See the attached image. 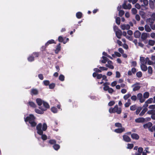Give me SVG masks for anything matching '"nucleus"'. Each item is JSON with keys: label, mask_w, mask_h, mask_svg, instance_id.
<instances>
[{"label": "nucleus", "mask_w": 155, "mask_h": 155, "mask_svg": "<svg viewBox=\"0 0 155 155\" xmlns=\"http://www.w3.org/2000/svg\"><path fill=\"white\" fill-rule=\"evenodd\" d=\"M142 97V95L141 93H139L137 94V97L138 99H140Z\"/></svg>", "instance_id": "0e129e2a"}, {"label": "nucleus", "mask_w": 155, "mask_h": 155, "mask_svg": "<svg viewBox=\"0 0 155 155\" xmlns=\"http://www.w3.org/2000/svg\"><path fill=\"white\" fill-rule=\"evenodd\" d=\"M28 104L29 105L32 107H36V104L32 102L29 101Z\"/></svg>", "instance_id": "2f4dec72"}, {"label": "nucleus", "mask_w": 155, "mask_h": 155, "mask_svg": "<svg viewBox=\"0 0 155 155\" xmlns=\"http://www.w3.org/2000/svg\"><path fill=\"white\" fill-rule=\"evenodd\" d=\"M125 129L124 127L121 128L116 129L114 130V132L117 133H120L125 131Z\"/></svg>", "instance_id": "9d476101"}, {"label": "nucleus", "mask_w": 155, "mask_h": 155, "mask_svg": "<svg viewBox=\"0 0 155 155\" xmlns=\"http://www.w3.org/2000/svg\"><path fill=\"white\" fill-rule=\"evenodd\" d=\"M137 108V107L136 105H133L131 106L130 107V110H135Z\"/></svg>", "instance_id": "58836bf2"}, {"label": "nucleus", "mask_w": 155, "mask_h": 155, "mask_svg": "<svg viewBox=\"0 0 155 155\" xmlns=\"http://www.w3.org/2000/svg\"><path fill=\"white\" fill-rule=\"evenodd\" d=\"M150 37L153 38H155V33L152 32L150 34Z\"/></svg>", "instance_id": "774afa93"}, {"label": "nucleus", "mask_w": 155, "mask_h": 155, "mask_svg": "<svg viewBox=\"0 0 155 155\" xmlns=\"http://www.w3.org/2000/svg\"><path fill=\"white\" fill-rule=\"evenodd\" d=\"M53 147L56 150H58L60 148V146L59 145L55 144L53 146Z\"/></svg>", "instance_id": "72a5a7b5"}, {"label": "nucleus", "mask_w": 155, "mask_h": 155, "mask_svg": "<svg viewBox=\"0 0 155 155\" xmlns=\"http://www.w3.org/2000/svg\"><path fill=\"white\" fill-rule=\"evenodd\" d=\"M36 102L38 105L40 107H41L44 101H43L40 98H37L36 99Z\"/></svg>", "instance_id": "f3484780"}, {"label": "nucleus", "mask_w": 155, "mask_h": 155, "mask_svg": "<svg viewBox=\"0 0 155 155\" xmlns=\"http://www.w3.org/2000/svg\"><path fill=\"white\" fill-rule=\"evenodd\" d=\"M152 126V124L151 123L148 122L146 124H144L143 127L144 128H148L150 131L153 132V130L154 126L151 127Z\"/></svg>", "instance_id": "20e7f679"}, {"label": "nucleus", "mask_w": 155, "mask_h": 155, "mask_svg": "<svg viewBox=\"0 0 155 155\" xmlns=\"http://www.w3.org/2000/svg\"><path fill=\"white\" fill-rule=\"evenodd\" d=\"M151 17V18H149L148 20L150 23H153L155 21V13L152 14Z\"/></svg>", "instance_id": "f8f14e48"}, {"label": "nucleus", "mask_w": 155, "mask_h": 155, "mask_svg": "<svg viewBox=\"0 0 155 155\" xmlns=\"http://www.w3.org/2000/svg\"><path fill=\"white\" fill-rule=\"evenodd\" d=\"M148 147H147L145 149L142 153V155H147V153H149L150 152L148 151Z\"/></svg>", "instance_id": "cd10ccee"}, {"label": "nucleus", "mask_w": 155, "mask_h": 155, "mask_svg": "<svg viewBox=\"0 0 155 155\" xmlns=\"http://www.w3.org/2000/svg\"><path fill=\"white\" fill-rule=\"evenodd\" d=\"M35 112L38 114H43V111H42V110H41L38 109H35Z\"/></svg>", "instance_id": "e433bc0d"}, {"label": "nucleus", "mask_w": 155, "mask_h": 155, "mask_svg": "<svg viewBox=\"0 0 155 155\" xmlns=\"http://www.w3.org/2000/svg\"><path fill=\"white\" fill-rule=\"evenodd\" d=\"M141 2H143L144 5H147L148 4V1L147 0H140Z\"/></svg>", "instance_id": "79ce46f5"}, {"label": "nucleus", "mask_w": 155, "mask_h": 155, "mask_svg": "<svg viewBox=\"0 0 155 155\" xmlns=\"http://www.w3.org/2000/svg\"><path fill=\"white\" fill-rule=\"evenodd\" d=\"M38 77L41 80H42L43 79V75L42 74H39L38 75Z\"/></svg>", "instance_id": "69168bd1"}, {"label": "nucleus", "mask_w": 155, "mask_h": 155, "mask_svg": "<svg viewBox=\"0 0 155 155\" xmlns=\"http://www.w3.org/2000/svg\"><path fill=\"white\" fill-rule=\"evenodd\" d=\"M121 28L123 30H128L130 28V26L128 24H124L121 25Z\"/></svg>", "instance_id": "1a4fd4ad"}, {"label": "nucleus", "mask_w": 155, "mask_h": 155, "mask_svg": "<svg viewBox=\"0 0 155 155\" xmlns=\"http://www.w3.org/2000/svg\"><path fill=\"white\" fill-rule=\"evenodd\" d=\"M108 91V92L110 94H112L114 92L113 89L112 88H110V87H109Z\"/></svg>", "instance_id": "bf43d9fd"}, {"label": "nucleus", "mask_w": 155, "mask_h": 155, "mask_svg": "<svg viewBox=\"0 0 155 155\" xmlns=\"http://www.w3.org/2000/svg\"><path fill=\"white\" fill-rule=\"evenodd\" d=\"M131 96V95L129 93L127 94L124 96L123 98L125 100H127Z\"/></svg>", "instance_id": "c85d7f7f"}, {"label": "nucleus", "mask_w": 155, "mask_h": 155, "mask_svg": "<svg viewBox=\"0 0 155 155\" xmlns=\"http://www.w3.org/2000/svg\"><path fill=\"white\" fill-rule=\"evenodd\" d=\"M147 108H144L142 110V111L140 114L139 115L140 116H142L147 111Z\"/></svg>", "instance_id": "393cba45"}, {"label": "nucleus", "mask_w": 155, "mask_h": 155, "mask_svg": "<svg viewBox=\"0 0 155 155\" xmlns=\"http://www.w3.org/2000/svg\"><path fill=\"white\" fill-rule=\"evenodd\" d=\"M134 146V145L133 144L128 143L127 145V148L131 149H132Z\"/></svg>", "instance_id": "49530a36"}, {"label": "nucleus", "mask_w": 155, "mask_h": 155, "mask_svg": "<svg viewBox=\"0 0 155 155\" xmlns=\"http://www.w3.org/2000/svg\"><path fill=\"white\" fill-rule=\"evenodd\" d=\"M109 112L111 113H117V114H119L121 112V108H118V106L116 105L113 108H110L109 110Z\"/></svg>", "instance_id": "7ed1b4c3"}, {"label": "nucleus", "mask_w": 155, "mask_h": 155, "mask_svg": "<svg viewBox=\"0 0 155 155\" xmlns=\"http://www.w3.org/2000/svg\"><path fill=\"white\" fill-rule=\"evenodd\" d=\"M116 22L117 24L119 25L120 23V18L119 17H116Z\"/></svg>", "instance_id": "ea45409f"}, {"label": "nucleus", "mask_w": 155, "mask_h": 155, "mask_svg": "<svg viewBox=\"0 0 155 155\" xmlns=\"http://www.w3.org/2000/svg\"><path fill=\"white\" fill-rule=\"evenodd\" d=\"M58 40L59 42H62L63 41V38L61 36H59L58 38Z\"/></svg>", "instance_id": "e2e57ef3"}, {"label": "nucleus", "mask_w": 155, "mask_h": 155, "mask_svg": "<svg viewBox=\"0 0 155 155\" xmlns=\"http://www.w3.org/2000/svg\"><path fill=\"white\" fill-rule=\"evenodd\" d=\"M137 76L139 78H140L142 76V73L141 71H139L136 74Z\"/></svg>", "instance_id": "de8ad7c7"}, {"label": "nucleus", "mask_w": 155, "mask_h": 155, "mask_svg": "<svg viewBox=\"0 0 155 155\" xmlns=\"http://www.w3.org/2000/svg\"><path fill=\"white\" fill-rule=\"evenodd\" d=\"M115 126L117 127H122V124L119 123H116L115 124Z\"/></svg>", "instance_id": "09e8293b"}, {"label": "nucleus", "mask_w": 155, "mask_h": 155, "mask_svg": "<svg viewBox=\"0 0 155 155\" xmlns=\"http://www.w3.org/2000/svg\"><path fill=\"white\" fill-rule=\"evenodd\" d=\"M147 63L149 65H152L153 64V61H152L150 60H149V59L147 57Z\"/></svg>", "instance_id": "f704fd0d"}, {"label": "nucleus", "mask_w": 155, "mask_h": 155, "mask_svg": "<svg viewBox=\"0 0 155 155\" xmlns=\"http://www.w3.org/2000/svg\"><path fill=\"white\" fill-rule=\"evenodd\" d=\"M52 43H55L53 39H51L48 41L45 44V46H47L49 45V44Z\"/></svg>", "instance_id": "412c9836"}, {"label": "nucleus", "mask_w": 155, "mask_h": 155, "mask_svg": "<svg viewBox=\"0 0 155 155\" xmlns=\"http://www.w3.org/2000/svg\"><path fill=\"white\" fill-rule=\"evenodd\" d=\"M116 77L117 78H119L120 77V73L118 71H116Z\"/></svg>", "instance_id": "13d9d810"}, {"label": "nucleus", "mask_w": 155, "mask_h": 155, "mask_svg": "<svg viewBox=\"0 0 155 155\" xmlns=\"http://www.w3.org/2000/svg\"><path fill=\"white\" fill-rule=\"evenodd\" d=\"M148 73L149 74H151L152 73V68L151 66H149L148 68Z\"/></svg>", "instance_id": "c03bdc74"}, {"label": "nucleus", "mask_w": 155, "mask_h": 155, "mask_svg": "<svg viewBox=\"0 0 155 155\" xmlns=\"http://www.w3.org/2000/svg\"><path fill=\"white\" fill-rule=\"evenodd\" d=\"M132 138L135 140H138L139 138V136L137 134L134 133L131 135Z\"/></svg>", "instance_id": "6ab92c4d"}, {"label": "nucleus", "mask_w": 155, "mask_h": 155, "mask_svg": "<svg viewBox=\"0 0 155 155\" xmlns=\"http://www.w3.org/2000/svg\"><path fill=\"white\" fill-rule=\"evenodd\" d=\"M132 13L133 14H135L137 12V10L135 8H133L131 10Z\"/></svg>", "instance_id": "680f3d73"}, {"label": "nucleus", "mask_w": 155, "mask_h": 155, "mask_svg": "<svg viewBox=\"0 0 155 155\" xmlns=\"http://www.w3.org/2000/svg\"><path fill=\"white\" fill-rule=\"evenodd\" d=\"M145 31L148 32H150L151 31V30L149 26L147 25H146L145 26Z\"/></svg>", "instance_id": "bb28decb"}, {"label": "nucleus", "mask_w": 155, "mask_h": 155, "mask_svg": "<svg viewBox=\"0 0 155 155\" xmlns=\"http://www.w3.org/2000/svg\"><path fill=\"white\" fill-rule=\"evenodd\" d=\"M55 86V84L54 83H52L49 85V88L50 89H52L54 88Z\"/></svg>", "instance_id": "6e6d98bb"}, {"label": "nucleus", "mask_w": 155, "mask_h": 155, "mask_svg": "<svg viewBox=\"0 0 155 155\" xmlns=\"http://www.w3.org/2000/svg\"><path fill=\"white\" fill-rule=\"evenodd\" d=\"M134 36L136 38H139L141 35V33L138 30L136 31L134 34Z\"/></svg>", "instance_id": "2eb2a0df"}, {"label": "nucleus", "mask_w": 155, "mask_h": 155, "mask_svg": "<svg viewBox=\"0 0 155 155\" xmlns=\"http://www.w3.org/2000/svg\"><path fill=\"white\" fill-rule=\"evenodd\" d=\"M28 60L29 61H32L34 60V58L32 56H31L28 58Z\"/></svg>", "instance_id": "a18cd8bd"}, {"label": "nucleus", "mask_w": 155, "mask_h": 155, "mask_svg": "<svg viewBox=\"0 0 155 155\" xmlns=\"http://www.w3.org/2000/svg\"><path fill=\"white\" fill-rule=\"evenodd\" d=\"M99 68L101 70V72L102 71H107V68L102 67H99Z\"/></svg>", "instance_id": "4d7b16f0"}, {"label": "nucleus", "mask_w": 155, "mask_h": 155, "mask_svg": "<svg viewBox=\"0 0 155 155\" xmlns=\"http://www.w3.org/2000/svg\"><path fill=\"white\" fill-rule=\"evenodd\" d=\"M113 63L111 61L109 60L107 61V64H106V66L111 69H113L114 67L113 65Z\"/></svg>", "instance_id": "0eeeda50"}, {"label": "nucleus", "mask_w": 155, "mask_h": 155, "mask_svg": "<svg viewBox=\"0 0 155 155\" xmlns=\"http://www.w3.org/2000/svg\"><path fill=\"white\" fill-rule=\"evenodd\" d=\"M49 108V105L48 104L44 101L43 102V106L39 107V108L42 111H45L47 108Z\"/></svg>", "instance_id": "39448f33"}, {"label": "nucleus", "mask_w": 155, "mask_h": 155, "mask_svg": "<svg viewBox=\"0 0 155 155\" xmlns=\"http://www.w3.org/2000/svg\"><path fill=\"white\" fill-rule=\"evenodd\" d=\"M122 6L124 9H130L131 8V5L130 4H128L127 5L125 3H124L122 5Z\"/></svg>", "instance_id": "9b49d317"}, {"label": "nucleus", "mask_w": 155, "mask_h": 155, "mask_svg": "<svg viewBox=\"0 0 155 155\" xmlns=\"http://www.w3.org/2000/svg\"><path fill=\"white\" fill-rule=\"evenodd\" d=\"M131 99L132 101H135L137 99V97L136 96L133 95L131 97Z\"/></svg>", "instance_id": "3c124183"}, {"label": "nucleus", "mask_w": 155, "mask_h": 155, "mask_svg": "<svg viewBox=\"0 0 155 155\" xmlns=\"http://www.w3.org/2000/svg\"><path fill=\"white\" fill-rule=\"evenodd\" d=\"M38 93V91L36 89H32L31 90V95L35 94L36 95Z\"/></svg>", "instance_id": "a878e982"}, {"label": "nucleus", "mask_w": 155, "mask_h": 155, "mask_svg": "<svg viewBox=\"0 0 155 155\" xmlns=\"http://www.w3.org/2000/svg\"><path fill=\"white\" fill-rule=\"evenodd\" d=\"M142 108L140 107H139L137 109L136 113L137 114H138L140 112V110H141Z\"/></svg>", "instance_id": "37998d69"}, {"label": "nucleus", "mask_w": 155, "mask_h": 155, "mask_svg": "<svg viewBox=\"0 0 155 155\" xmlns=\"http://www.w3.org/2000/svg\"><path fill=\"white\" fill-rule=\"evenodd\" d=\"M146 64H140V68L143 71H145L147 70V66L146 65Z\"/></svg>", "instance_id": "aec40b11"}, {"label": "nucleus", "mask_w": 155, "mask_h": 155, "mask_svg": "<svg viewBox=\"0 0 155 155\" xmlns=\"http://www.w3.org/2000/svg\"><path fill=\"white\" fill-rule=\"evenodd\" d=\"M117 84V82L116 81H114L111 83V86L113 87L115 86H116V84Z\"/></svg>", "instance_id": "8fccbe9b"}, {"label": "nucleus", "mask_w": 155, "mask_h": 155, "mask_svg": "<svg viewBox=\"0 0 155 155\" xmlns=\"http://www.w3.org/2000/svg\"><path fill=\"white\" fill-rule=\"evenodd\" d=\"M64 77L62 74H61L59 77V79L61 81H63L64 80Z\"/></svg>", "instance_id": "4c0bfd02"}, {"label": "nucleus", "mask_w": 155, "mask_h": 155, "mask_svg": "<svg viewBox=\"0 0 155 155\" xmlns=\"http://www.w3.org/2000/svg\"><path fill=\"white\" fill-rule=\"evenodd\" d=\"M124 13V11L120 10L119 11V15L120 16H122Z\"/></svg>", "instance_id": "864d4df0"}, {"label": "nucleus", "mask_w": 155, "mask_h": 155, "mask_svg": "<svg viewBox=\"0 0 155 155\" xmlns=\"http://www.w3.org/2000/svg\"><path fill=\"white\" fill-rule=\"evenodd\" d=\"M51 111L54 113H56L57 112V110L56 107H53L51 108Z\"/></svg>", "instance_id": "a19ab883"}, {"label": "nucleus", "mask_w": 155, "mask_h": 155, "mask_svg": "<svg viewBox=\"0 0 155 155\" xmlns=\"http://www.w3.org/2000/svg\"><path fill=\"white\" fill-rule=\"evenodd\" d=\"M35 117L32 114H30L26 118H25V121L27 123L28 122L31 127H35L37 123L35 121Z\"/></svg>", "instance_id": "f03ea898"}, {"label": "nucleus", "mask_w": 155, "mask_h": 155, "mask_svg": "<svg viewBox=\"0 0 155 155\" xmlns=\"http://www.w3.org/2000/svg\"><path fill=\"white\" fill-rule=\"evenodd\" d=\"M149 34L146 33H143L141 35V38L143 40H145L148 37Z\"/></svg>", "instance_id": "dca6fc26"}, {"label": "nucleus", "mask_w": 155, "mask_h": 155, "mask_svg": "<svg viewBox=\"0 0 155 155\" xmlns=\"http://www.w3.org/2000/svg\"><path fill=\"white\" fill-rule=\"evenodd\" d=\"M149 93L148 92H146L143 94V97L144 98H147L149 97Z\"/></svg>", "instance_id": "473e14b6"}, {"label": "nucleus", "mask_w": 155, "mask_h": 155, "mask_svg": "<svg viewBox=\"0 0 155 155\" xmlns=\"http://www.w3.org/2000/svg\"><path fill=\"white\" fill-rule=\"evenodd\" d=\"M102 58L103 60L101 61V62L103 63H105L107 61L108 58L104 56H103Z\"/></svg>", "instance_id": "c756f323"}, {"label": "nucleus", "mask_w": 155, "mask_h": 155, "mask_svg": "<svg viewBox=\"0 0 155 155\" xmlns=\"http://www.w3.org/2000/svg\"><path fill=\"white\" fill-rule=\"evenodd\" d=\"M82 14L81 12H79L76 14V16L77 18H81Z\"/></svg>", "instance_id": "7c9ffc66"}, {"label": "nucleus", "mask_w": 155, "mask_h": 155, "mask_svg": "<svg viewBox=\"0 0 155 155\" xmlns=\"http://www.w3.org/2000/svg\"><path fill=\"white\" fill-rule=\"evenodd\" d=\"M153 99L152 98H149L146 101L149 104L153 102Z\"/></svg>", "instance_id": "603ef678"}, {"label": "nucleus", "mask_w": 155, "mask_h": 155, "mask_svg": "<svg viewBox=\"0 0 155 155\" xmlns=\"http://www.w3.org/2000/svg\"><path fill=\"white\" fill-rule=\"evenodd\" d=\"M140 61L141 63V64H147V58H146L143 57H140Z\"/></svg>", "instance_id": "6e6552de"}, {"label": "nucleus", "mask_w": 155, "mask_h": 155, "mask_svg": "<svg viewBox=\"0 0 155 155\" xmlns=\"http://www.w3.org/2000/svg\"><path fill=\"white\" fill-rule=\"evenodd\" d=\"M61 49L60 44H59L57 46L56 50H55V52L56 54H58Z\"/></svg>", "instance_id": "b1692460"}, {"label": "nucleus", "mask_w": 155, "mask_h": 155, "mask_svg": "<svg viewBox=\"0 0 155 155\" xmlns=\"http://www.w3.org/2000/svg\"><path fill=\"white\" fill-rule=\"evenodd\" d=\"M132 87H133V91H136L140 89V87L139 83H137L133 85Z\"/></svg>", "instance_id": "423d86ee"}, {"label": "nucleus", "mask_w": 155, "mask_h": 155, "mask_svg": "<svg viewBox=\"0 0 155 155\" xmlns=\"http://www.w3.org/2000/svg\"><path fill=\"white\" fill-rule=\"evenodd\" d=\"M123 140L125 141L128 142L130 141V139L129 137L127 135H124L123 136Z\"/></svg>", "instance_id": "4468645a"}, {"label": "nucleus", "mask_w": 155, "mask_h": 155, "mask_svg": "<svg viewBox=\"0 0 155 155\" xmlns=\"http://www.w3.org/2000/svg\"><path fill=\"white\" fill-rule=\"evenodd\" d=\"M155 43V41L153 40L150 39L148 41V45L151 46H153Z\"/></svg>", "instance_id": "4be33fe9"}, {"label": "nucleus", "mask_w": 155, "mask_h": 155, "mask_svg": "<svg viewBox=\"0 0 155 155\" xmlns=\"http://www.w3.org/2000/svg\"><path fill=\"white\" fill-rule=\"evenodd\" d=\"M43 83L45 85H48L49 84V81L48 80H45L43 81Z\"/></svg>", "instance_id": "5fc2aeb1"}, {"label": "nucleus", "mask_w": 155, "mask_h": 155, "mask_svg": "<svg viewBox=\"0 0 155 155\" xmlns=\"http://www.w3.org/2000/svg\"><path fill=\"white\" fill-rule=\"evenodd\" d=\"M116 35L118 38H120L121 36L122 35V31L120 30H118L115 32Z\"/></svg>", "instance_id": "ddd939ff"}, {"label": "nucleus", "mask_w": 155, "mask_h": 155, "mask_svg": "<svg viewBox=\"0 0 155 155\" xmlns=\"http://www.w3.org/2000/svg\"><path fill=\"white\" fill-rule=\"evenodd\" d=\"M48 143L51 144H55L56 143V141L54 140H51L49 141Z\"/></svg>", "instance_id": "c9c22d12"}, {"label": "nucleus", "mask_w": 155, "mask_h": 155, "mask_svg": "<svg viewBox=\"0 0 155 155\" xmlns=\"http://www.w3.org/2000/svg\"><path fill=\"white\" fill-rule=\"evenodd\" d=\"M114 53L116 56L118 57H120L121 56V54L118 52H115Z\"/></svg>", "instance_id": "338daca9"}, {"label": "nucleus", "mask_w": 155, "mask_h": 155, "mask_svg": "<svg viewBox=\"0 0 155 155\" xmlns=\"http://www.w3.org/2000/svg\"><path fill=\"white\" fill-rule=\"evenodd\" d=\"M115 104V102L114 101H111L108 104L109 106H111L114 105Z\"/></svg>", "instance_id": "052dcab7"}, {"label": "nucleus", "mask_w": 155, "mask_h": 155, "mask_svg": "<svg viewBox=\"0 0 155 155\" xmlns=\"http://www.w3.org/2000/svg\"><path fill=\"white\" fill-rule=\"evenodd\" d=\"M145 119L143 118L140 117L135 119V121L137 123H141L144 122Z\"/></svg>", "instance_id": "a211bd4d"}, {"label": "nucleus", "mask_w": 155, "mask_h": 155, "mask_svg": "<svg viewBox=\"0 0 155 155\" xmlns=\"http://www.w3.org/2000/svg\"><path fill=\"white\" fill-rule=\"evenodd\" d=\"M143 151V149L142 147H139L138 148V153H135L136 155H140Z\"/></svg>", "instance_id": "5701e85b"}, {"label": "nucleus", "mask_w": 155, "mask_h": 155, "mask_svg": "<svg viewBox=\"0 0 155 155\" xmlns=\"http://www.w3.org/2000/svg\"><path fill=\"white\" fill-rule=\"evenodd\" d=\"M47 126L46 123L43 124L42 127L41 123H39L36 126L38 134L41 136V138L44 140L47 139V136L46 135L43 134V131H45L47 130Z\"/></svg>", "instance_id": "f257e3e1"}]
</instances>
